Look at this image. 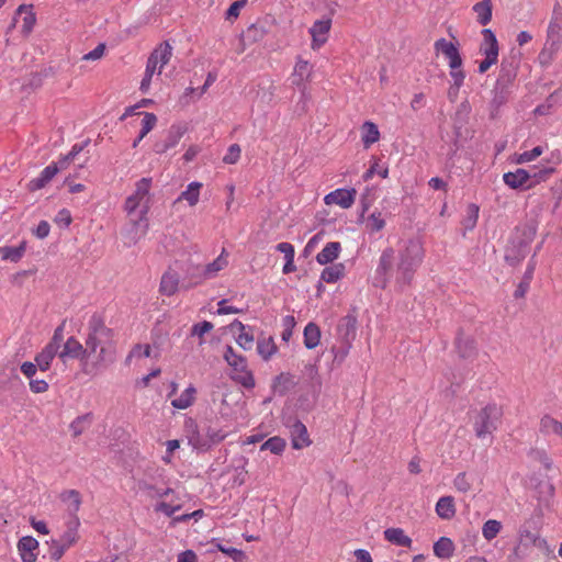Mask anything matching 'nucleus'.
I'll return each mask as SVG.
<instances>
[{
    "label": "nucleus",
    "mask_w": 562,
    "mask_h": 562,
    "mask_svg": "<svg viewBox=\"0 0 562 562\" xmlns=\"http://www.w3.org/2000/svg\"><path fill=\"white\" fill-rule=\"evenodd\" d=\"M345 274V265L344 263H336L331 265L329 267H326L321 276V280L325 281L327 283H334L337 282L339 279H341Z\"/></svg>",
    "instance_id": "33"
},
{
    "label": "nucleus",
    "mask_w": 562,
    "mask_h": 562,
    "mask_svg": "<svg viewBox=\"0 0 562 562\" xmlns=\"http://www.w3.org/2000/svg\"><path fill=\"white\" fill-rule=\"evenodd\" d=\"M436 513L442 519H451L456 514L453 497H440L436 504Z\"/></svg>",
    "instance_id": "23"
},
{
    "label": "nucleus",
    "mask_w": 562,
    "mask_h": 562,
    "mask_svg": "<svg viewBox=\"0 0 562 562\" xmlns=\"http://www.w3.org/2000/svg\"><path fill=\"white\" fill-rule=\"evenodd\" d=\"M240 156V147L237 144H233L229 146L226 155L223 157V161L225 164H235Z\"/></svg>",
    "instance_id": "56"
},
{
    "label": "nucleus",
    "mask_w": 562,
    "mask_h": 562,
    "mask_svg": "<svg viewBox=\"0 0 562 562\" xmlns=\"http://www.w3.org/2000/svg\"><path fill=\"white\" fill-rule=\"evenodd\" d=\"M340 337L347 342L355 337L356 331V318L347 315L342 317L337 326Z\"/></svg>",
    "instance_id": "30"
},
{
    "label": "nucleus",
    "mask_w": 562,
    "mask_h": 562,
    "mask_svg": "<svg viewBox=\"0 0 562 562\" xmlns=\"http://www.w3.org/2000/svg\"><path fill=\"white\" fill-rule=\"evenodd\" d=\"M311 75L312 66H310L308 61L299 59L292 74V83L304 89V82L310 79Z\"/></svg>",
    "instance_id": "16"
},
{
    "label": "nucleus",
    "mask_w": 562,
    "mask_h": 562,
    "mask_svg": "<svg viewBox=\"0 0 562 562\" xmlns=\"http://www.w3.org/2000/svg\"><path fill=\"white\" fill-rule=\"evenodd\" d=\"M58 172L57 165L47 166L40 175V177L33 179L27 184L30 191H36L44 188L53 177Z\"/></svg>",
    "instance_id": "19"
},
{
    "label": "nucleus",
    "mask_w": 562,
    "mask_h": 562,
    "mask_svg": "<svg viewBox=\"0 0 562 562\" xmlns=\"http://www.w3.org/2000/svg\"><path fill=\"white\" fill-rule=\"evenodd\" d=\"M553 171V168L533 169L532 172H530L531 182L528 187H532L537 183H540L541 181H544Z\"/></svg>",
    "instance_id": "50"
},
{
    "label": "nucleus",
    "mask_w": 562,
    "mask_h": 562,
    "mask_svg": "<svg viewBox=\"0 0 562 562\" xmlns=\"http://www.w3.org/2000/svg\"><path fill=\"white\" fill-rule=\"evenodd\" d=\"M276 345L272 338L259 340L257 344L258 353L265 359H269L276 352Z\"/></svg>",
    "instance_id": "46"
},
{
    "label": "nucleus",
    "mask_w": 562,
    "mask_h": 562,
    "mask_svg": "<svg viewBox=\"0 0 562 562\" xmlns=\"http://www.w3.org/2000/svg\"><path fill=\"white\" fill-rule=\"evenodd\" d=\"M531 457L543 464L546 470H550L552 468V460L549 458L546 451L543 450H532Z\"/></svg>",
    "instance_id": "57"
},
{
    "label": "nucleus",
    "mask_w": 562,
    "mask_h": 562,
    "mask_svg": "<svg viewBox=\"0 0 562 562\" xmlns=\"http://www.w3.org/2000/svg\"><path fill=\"white\" fill-rule=\"evenodd\" d=\"M136 492L148 498L166 497L172 493L167 486L164 470L156 467H148L140 476L135 477Z\"/></svg>",
    "instance_id": "3"
},
{
    "label": "nucleus",
    "mask_w": 562,
    "mask_h": 562,
    "mask_svg": "<svg viewBox=\"0 0 562 562\" xmlns=\"http://www.w3.org/2000/svg\"><path fill=\"white\" fill-rule=\"evenodd\" d=\"M504 182L512 189H518L530 180V171L517 169L514 172H506L503 176Z\"/></svg>",
    "instance_id": "18"
},
{
    "label": "nucleus",
    "mask_w": 562,
    "mask_h": 562,
    "mask_svg": "<svg viewBox=\"0 0 562 562\" xmlns=\"http://www.w3.org/2000/svg\"><path fill=\"white\" fill-rule=\"evenodd\" d=\"M292 447L294 449H302L310 446L307 429L304 424L296 420L291 427Z\"/></svg>",
    "instance_id": "14"
},
{
    "label": "nucleus",
    "mask_w": 562,
    "mask_h": 562,
    "mask_svg": "<svg viewBox=\"0 0 562 562\" xmlns=\"http://www.w3.org/2000/svg\"><path fill=\"white\" fill-rule=\"evenodd\" d=\"M92 423V414L87 413L74 419L69 426L72 437H79Z\"/></svg>",
    "instance_id": "35"
},
{
    "label": "nucleus",
    "mask_w": 562,
    "mask_h": 562,
    "mask_svg": "<svg viewBox=\"0 0 562 562\" xmlns=\"http://www.w3.org/2000/svg\"><path fill=\"white\" fill-rule=\"evenodd\" d=\"M26 250V243L22 241L16 247H0V257L2 260H8L11 262H19L24 256Z\"/></svg>",
    "instance_id": "27"
},
{
    "label": "nucleus",
    "mask_w": 562,
    "mask_h": 562,
    "mask_svg": "<svg viewBox=\"0 0 562 562\" xmlns=\"http://www.w3.org/2000/svg\"><path fill=\"white\" fill-rule=\"evenodd\" d=\"M213 328V324L204 321L202 323L195 324L192 327L191 334L193 336H199L200 338L203 337L204 334L209 333Z\"/></svg>",
    "instance_id": "62"
},
{
    "label": "nucleus",
    "mask_w": 562,
    "mask_h": 562,
    "mask_svg": "<svg viewBox=\"0 0 562 562\" xmlns=\"http://www.w3.org/2000/svg\"><path fill=\"white\" fill-rule=\"evenodd\" d=\"M227 252L225 249L222 250L221 255L212 262L203 268V274L205 278L215 276L218 271L227 266Z\"/></svg>",
    "instance_id": "34"
},
{
    "label": "nucleus",
    "mask_w": 562,
    "mask_h": 562,
    "mask_svg": "<svg viewBox=\"0 0 562 562\" xmlns=\"http://www.w3.org/2000/svg\"><path fill=\"white\" fill-rule=\"evenodd\" d=\"M479 217V206L475 204H470L468 207V216L464 218L463 224L465 228L472 229Z\"/></svg>",
    "instance_id": "51"
},
{
    "label": "nucleus",
    "mask_w": 562,
    "mask_h": 562,
    "mask_svg": "<svg viewBox=\"0 0 562 562\" xmlns=\"http://www.w3.org/2000/svg\"><path fill=\"white\" fill-rule=\"evenodd\" d=\"M186 133V128L181 125H172L168 131L167 138L162 142L155 144V151L157 154H164L168 149L175 147Z\"/></svg>",
    "instance_id": "12"
},
{
    "label": "nucleus",
    "mask_w": 562,
    "mask_h": 562,
    "mask_svg": "<svg viewBox=\"0 0 562 562\" xmlns=\"http://www.w3.org/2000/svg\"><path fill=\"white\" fill-rule=\"evenodd\" d=\"M150 178H142L136 183L135 192L132 195H130L125 201V211L128 214L134 213L137 207H142L139 211L138 220L133 221V226L135 229V234L131 238L133 244H136L140 239V237L145 236L148 228L147 213L150 207Z\"/></svg>",
    "instance_id": "2"
},
{
    "label": "nucleus",
    "mask_w": 562,
    "mask_h": 562,
    "mask_svg": "<svg viewBox=\"0 0 562 562\" xmlns=\"http://www.w3.org/2000/svg\"><path fill=\"white\" fill-rule=\"evenodd\" d=\"M232 329L234 330L235 328H237L240 334L238 335V338H237V344L245 350H248L251 348V345H252V341H254V337L252 335H249L248 333H245V326L241 322L235 319L232 325H231Z\"/></svg>",
    "instance_id": "41"
},
{
    "label": "nucleus",
    "mask_w": 562,
    "mask_h": 562,
    "mask_svg": "<svg viewBox=\"0 0 562 562\" xmlns=\"http://www.w3.org/2000/svg\"><path fill=\"white\" fill-rule=\"evenodd\" d=\"M296 385L295 376L291 373H281L276 376L272 387L279 395L286 394Z\"/></svg>",
    "instance_id": "21"
},
{
    "label": "nucleus",
    "mask_w": 562,
    "mask_h": 562,
    "mask_svg": "<svg viewBox=\"0 0 562 562\" xmlns=\"http://www.w3.org/2000/svg\"><path fill=\"white\" fill-rule=\"evenodd\" d=\"M559 50V46H555V45H552V44H549L546 42L542 50L539 53V61L542 66H547L549 65L552 59H553V56L558 53Z\"/></svg>",
    "instance_id": "48"
},
{
    "label": "nucleus",
    "mask_w": 562,
    "mask_h": 562,
    "mask_svg": "<svg viewBox=\"0 0 562 562\" xmlns=\"http://www.w3.org/2000/svg\"><path fill=\"white\" fill-rule=\"evenodd\" d=\"M384 537L387 541L396 546L408 548L412 546V539L406 536L404 530L401 528H387L384 531Z\"/></svg>",
    "instance_id": "28"
},
{
    "label": "nucleus",
    "mask_w": 562,
    "mask_h": 562,
    "mask_svg": "<svg viewBox=\"0 0 562 562\" xmlns=\"http://www.w3.org/2000/svg\"><path fill=\"white\" fill-rule=\"evenodd\" d=\"M434 47L437 53L441 52L449 59L451 69H458L462 66V58L453 43L448 42L446 38H439L435 42Z\"/></svg>",
    "instance_id": "8"
},
{
    "label": "nucleus",
    "mask_w": 562,
    "mask_h": 562,
    "mask_svg": "<svg viewBox=\"0 0 562 562\" xmlns=\"http://www.w3.org/2000/svg\"><path fill=\"white\" fill-rule=\"evenodd\" d=\"M453 550H454L453 542L447 537H441L434 544V553L440 559L450 558L453 553Z\"/></svg>",
    "instance_id": "38"
},
{
    "label": "nucleus",
    "mask_w": 562,
    "mask_h": 562,
    "mask_svg": "<svg viewBox=\"0 0 562 562\" xmlns=\"http://www.w3.org/2000/svg\"><path fill=\"white\" fill-rule=\"evenodd\" d=\"M502 529V524L498 520L490 519L482 528V535L486 540L494 539Z\"/></svg>",
    "instance_id": "44"
},
{
    "label": "nucleus",
    "mask_w": 562,
    "mask_h": 562,
    "mask_svg": "<svg viewBox=\"0 0 562 562\" xmlns=\"http://www.w3.org/2000/svg\"><path fill=\"white\" fill-rule=\"evenodd\" d=\"M55 222L58 225L69 226L71 223V215L70 212L66 209H63L58 212V214L55 217Z\"/></svg>",
    "instance_id": "64"
},
{
    "label": "nucleus",
    "mask_w": 562,
    "mask_h": 562,
    "mask_svg": "<svg viewBox=\"0 0 562 562\" xmlns=\"http://www.w3.org/2000/svg\"><path fill=\"white\" fill-rule=\"evenodd\" d=\"M395 256L394 250L392 248L385 249L379 261V266L376 269V285H380L382 288H385L393 270Z\"/></svg>",
    "instance_id": "7"
},
{
    "label": "nucleus",
    "mask_w": 562,
    "mask_h": 562,
    "mask_svg": "<svg viewBox=\"0 0 562 562\" xmlns=\"http://www.w3.org/2000/svg\"><path fill=\"white\" fill-rule=\"evenodd\" d=\"M357 191L356 189L347 190V189H337L330 193H328L324 201L327 205L337 204L342 209H349L356 198Z\"/></svg>",
    "instance_id": "9"
},
{
    "label": "nucleus",
    "mask_w": 562,
    "mask_h": 562,
    "mask_svg": "<svg viewBox=\"0 0 562 562\" xmlns=\"http://www.w3.org/2000/svg\"><path fill=\"white\" fill-rule=\"evenodd\" d=\"M477 22L485 26L492 20V0H482L473 5Z\"/></svg>",
    "instance_id": "24"
},
{
    "label": "nucleus",
    "mask_w": 562,
    "mask_h": 562,
    "mask_svg": "<svg viewBox=\"0 0 562 562\" xmlns=\"http://www.w3.org/2000/svg\"><path fill=\"white\" fill-rule=\"evenodd\" d=\"M341 250V245L338 241L328 243L321 252L317 254L316 260L319 265L331 263L338 258Z\"/></svg>",
    "instance_id": "20"
},
{
    "label": "nucleus",
    "mask_w": 562,
    "mask_h": 562,
    "mask_svg": "<svg viewBox=\"0 0 562 562\" xmlns=\"http://www.w3.org/2000/svg\"><path fill=\"white\" fill-rule=\"evenodd\" d=\"M501 409L496 405H487L476 416L474 429L479 438L491 435L497 428Z\"/></svg>",
    "instance_id": "5"
},
{
    "label": "nucleus",
    "mask_w": 562,
    "mask_h": 562,
    "mask_svg": "<svg viewBox=\"0 0 562 562\" xmlns=\"http://www.w3.org/2000/svg\"><path fill=\"white\" fill-rule=\"evenodd\" d=\"M80 525L79 518L75 517L70 519L67 525V530L58 540L64 547L69 548L75 544L78 540V527Z\"/></svg>",
    "instance_id": "26"
},
{
    "label": "nucleus",
    "mask_w": 562,
    "mask_h": 562,
    "mask_svg": "<svg viewBox=\"0 0 562 562\" xmlns=\"http://www.w3.org/2000/svg\"><path fill=\"white\" fill-rule=\"evenodd\" d=\"M37 540L31 536L21 538L18 543V549L23 562H34L37 557Z\"/></svg>",
    "instance_id": "13"
},
{
    "label": "nucleus",
    "mask_w": 562,
    "mask_h": 562,
    "mask_svg": "<svg viewBox=\"0 0 562 562\" xmlns=\"http://www.w3.org/2000/svg\"><path fill=\"white\" fill-rule=\"evenodd\" d=\"M31 5L22 4L16 10V16L23 18V31L30 33L35 24V15L31 10Z\"/></svg>",
    "instance_id": "40"
},
{
    "label": "nucleus",
    "mask_w": 562,
    "mask_h": 562,
    "mask_svg": "<svg viewBox=\"0 0 562 562\" xmlns=\"http://www.w3.org/2000/svg\"><path fill=\"white\" fill-rule=\"evenodd\" d=\"M331 26V20H317L314 22L312 27L310 29V34L312 36V48L317 49L322 45H324L327 41V34Z\"/></svg>",
    "instance_id": "11"
},
{
    "label": "nucleus",
    "mask_w": 562,
    "mask_h": 562,
    "mask_svg": "<svg viewBox=\"0 0 562 562\" xmlns=\"http://www.w3.org/2000/svg\"><path fill=\"white\" fill-rule=\"evenodd\" d=\"M423 252L422 245L415 240H409L400 252L396 276L398 286L403 288L411 283L415 270L422 262Z\"/></svg>",
    "instance_id": "4"
},
{
    "label": "nucleus",
    "mask_w": 562,
    "mask_h": 562,
    "mask_svg": "<svg viewBox=\"0 0 562 562\" xmlns=\"http://www.w3.org/2000/svg\"><path fill=\"white\" fill-rule=\"evenodd\" d=\"M263 35V31L258 29L256 25H251L247 29V31L243 35V41H252L256 42L261 38Z\"/></svg>",
    "instance_id": "59"
},
{
    "label": "nucleus",
    "mask_w": 562,
    "mask_h": 562,
    "mask_svg": "<svg viewBox=\"0 0 562 562\" xmlns=\"http://www.w3.org/2000/svg\"><path fill=\"white\" fill-rule=\"evenodd\" d=\"M247 3V0H237L231 4L228 10L226 11V19H235L239 15V11L241 8H244Z\"/></svg>",
    "instance_id": "60"
},
{
    "label": "nucleus",
    "mask_w": 562,
    "mask_h": 562,
    "mask_svg": "<svg viewBox=\"0 0 562 562\" xmlns=\"http://www.w3.org/2000/svg\"><path fill=\"white\" fill-rule=\"evenodd\" d=\"M454 487L462 493H467L471 490V483L469 482L467 474L464 472L459 473L454 481H453Z\"/></svg>",
    "instance_id": "55"
},
{
    "label": "nucleus",
    "mask_w": 562,
    "mask_h": 562,
    "mask_svg": "<svg viewBox=\"0 0 562 562\" xmlns=\"http://www.w3.org/2000/svg\"><path fill=\"white\" fill-rule=\"evenodd\" d=\"M321 339V329L315 323H308L304 328V345L307 349H314Z\"/></svg>",
    "instance_id": "31"
},
{
    "label": "nucleus",
    "mask_w": 562,
    "mask_h": 562,
    "mask_svg": "<svg viewBox=\"0 0 562 562\" xmlns=\"http://www.w3.org/2000/svg\"><path fill=\"white\" fill-rule=\"evenodd\" d=\"M525 257H526V246L522 245V243H520V245L517 249L515 247H513V248L508 247L505 252V260L510 266L517 265Z\"/></svg>",
    "instance_id": "42"
},
{
    "label": "nucleus",
    "mask_w": 562,
    "mask_h": 562,
    "mask_svg": "<svg viewBox=\"0 0 562 562\" xmlns=\"http://www.w3.org/2000/svg\"><path fill=\"white\" fill-rule=\"evenodd\" d=\"M540 431L543 434H554L562 437V424L549 415H544L540 420Z\"/></svg>",
    "instance_id": "37"
},
{
    "label": "nucleus",
    "mask_w": 562,
    "mask_h": 562,
    "mask_svg": "<svg viewBox=\"0 0 562 562\" xmlns=\"http://www.w3.org/2000/svg\"><path fill=\"white\" fill-rule=\"evenodd\" d=\"M172 55V47L168 42L161 43L147 59L145 72L153 76L159 65L158 74H161V69L167 65Z\"/></svg>",
    "instance_id": "6"
},
{
    "label": "nucleus",
    "mask_w": 562,
    "mask_h": 562,
    "mask_svg": "<svg viewBox=\"0 0 562 562\" xmlns=\"http://www.w3.org/2000/svg\"><path fill=\"white\" fill-rule=\"evenodd\" d=\"M202 187V183L200 182H191L187 190L183 191L178 199L173 202V204H178L179 202L186 200L190 206L196 205L200 198V189Z\"/></svg>",
    "instance_id": "29"
},
{
    "label": "nucleus",
    "mask_w": 562,
    "mask_h": 562,
    "mask_svg": "<svg viewBox=\"0 0 562 562\" xmlns=\"http://www.w3.org/2000/svg\"><path fill=\"white\" fill-rule=\"evenodd\" d=\"M179 286V276L176 271L168 270L164 273L160 282V293L167 296L173 295Z\"/></svg>",
    "instance_id": "17"
},
{
    "label": "nucleus",
    "mask_w": 562,
    "mask_h": 562,
    "mask_svg": "<svg viewBox=\"0 0 562 562\" xmlns=\"http://www.w3.org/2000/svg\"><path fill=\"white\" fill-rule=\"evenodd\" d=\"M113 337V330L105 325L99 314L94 313L88 322L83 344L71 336L64 342L60 351L46 345L36 356L35 361L41 371H47L56 356L64 363L68 359H74L79 361L80 369L85 374L94 375L115 361L116 351Z\"/></svg>",
    "instance_id": "1"
},
{
    "label": "nucleus",
    "mask_w": 562,
    "mask_h": 562,
    "mask_svg": "<svg viewBox=\"0 0 562 562\" xmlns=\"http://www.w3.org/2000/svg\"><path fill=\"white\" fill-rule=\"evenodd\" d=\"M60 497H61L63 502L68 503V512H69V515L71 516V519H74L75 517H78L77 513L81 506L80 493L76 490H68V491H65Z\"/></svg>",
    "instance_id": "25"
},
{
    "label": "nucleus",
    "mask_w": 562,
    "mask_h": 562,
    "mask_svg": "<svg viewBox=\"0 0 562 562\" xmlns=\"http://www.w3.org/2000/svg\"><path fill=\"white\" fill-rule=\"evenodd\" d=\"M65 324H66V321H63L61 324L55 329L50 341L47 344L48 346L57 349L58 351H59L61 344L64 342Z\"/></svg>",
    "instance_id": "52"
},
{
    "label": "nucleus",
    "mask_w": 562,
    "mask_h": 562,
    "mask_svg": "<svg viewBox=\"0 0 562 562\" xmlns=\"http://www.w3.org/2000/svg\"><path fill=\"white\" fill-rule=\"evenodd\" d=\"M232 379L237 383H240L244 387L251 389L255 386V379L252 373L247 367L241 371H235L232 373Z\"/></svg>",
    "instance_id": "43"
},
{
    "label": "nucleus",
    "mask_w": 562,
    "mask_h": 562,
    "mask_svg": "<svg viewBox=\"0 0 562 562\" xmlns=\"http://www.w3.org/2000/svg\"><path fill=\"white\" fill-rule=\"evenodd\" d=\"M542 154V148L540 146H537L535 147L533 149L529 150V151H525L520 155L518 161L519 162H527V161H531L533 160L535 158H537L538 156H540Z\"/></svg>",
    "instance_id": "63"
},
{
    "label": "nucleus",
    "mask_w": 562,
    "mask_h": 562,
    "mask_svg": "<svg viewBox=\"0 0 562 562\" xmlns=\"http://www.w3.org/2000/svg\"><path fill=\"white\" fill-rule=\"evenodd\" d=\"M285 448V441L280 437H272L261 445V450H269L273 454H280Z\"/></svg>",
    "instance_id": "45"
},
{
    "label": "nucleus",
    "mask_w": 562,
    "mask_h": 562,
    "mask_svg": "<svg viewBox=\"0 0 562 562\" xmlns=\"http://www.w3.org/2000/svg\"><path fill=\"white\" fill-rule=\"evenodd\" d=\"M483 42L481 44L480 50L486 57H498V43L495 34L490 29H484L482 31Z\"/></svg>",
    "instance_id": "15"
},
{
    "label": "nucleus",
    "mask_w": 562,
    "mask_h": 562,
    "mask_svg": "<svg viewBox=\"0 0 562 562\" xmlns=\"http://www.w3.org/2000/svg\"><path fill=\"white\" fill-rule=\"evenodd\" d=\"M295 324V318L291 315H288L283 318V331L281 336L284 341H288L291 338Z\"/></svg>",
    "instance_id": "54"
},
{
    "label": "nucleus",
    "mask_w": 562,
    "mask_h": 562,
    "mask_svg": "<svg viewBox=\"0 0 562 562\" xmlns=\"http://www.w3.org/2000/svg\"><path fill=\"white\" fill-rule=\"evenodd\" d=\"M217 549L221 552L231 557L236 562H244L246 560V554L241 550H238L235 548H228V547H225L222 544H217Z\"/></svg>",
    "instance_id": "53"
},
{
    "label": "nucleus",
    "mask_w": 562,
    "mask_h": 562,
    "mask_svg": "<svg viewBox=\"0 0 562 562\" xmlns=\"http://www.w3.org/2000/svg\"><path fill=\"white\" fill-rule=\"evenodd\" d=\"M196 390L193 385L187 387L178 398L171 401V405L178 409H186L191 406L195 400Z\"/></svg>",
    "instance_id": "32"
},
{
    "label": "nucleus",
    "mask_w": 562,
    "mask_h": 562,
    "mask_svg": "<svg viewBox=\"0 0 562 562\" xmlns=\"http://www.w3.org/2000/svg\"><path fill=\"white\" fill-rule=\"evenodd\" d=\"M179 509L180 505L173 506L165 502H160L155 506V512H161L168 517H172L175 513L178 512Z\"/></svg>",
    "instance_id": "61"
},
{
    "label": "nucleus",
    "mask_w": 562,
    "mask_h": 562,
    "mask_svg": "<svg viewBox=\"0 0 562 562\" xmlns=\"http://www.w3.org/2000/svg\"><path fill=\"white\" fill-rule=\"evenodd\" d=\"M157 116L154 113H144L139 139H143L156 125Z\"/></svg>",
    "instance_id": "49"
},
{
    "label": "nucleus",
    "mask_w": 562,
    "mask_h": 562,
    "mask_svg": "<svg viewBox=\"0 0 562 562\" xmlns=\"http://www.w3.org/2000/svg\"><path fill=\"white\" fill-rule=\"evenodd\" d=\"M364 133L362 135V143L364 148H369L372 144L376 143L380 138L378 126L373 122H364L362 126Z\"/></svg>",
    "instance_id": "36"
},
{
    "label": "nucleus",
    "mask_w": 562,
    "mask_h": 562,
    "mask_svg": "<svg viewBox=\"0 0 562 562\" xmlns=\"http://www.w3.org/2000/svg\"><path fill=\"white\" fill-rule=\"evenodd\" d=\"M456 347L461 358H470L475 353V342L469 337L460 333L456 340Z\"/></svg>",
    "instance_id": "22"
},
{
    "label": "nucleus",
    "mask_w": 562,
    "mask_h": 562,
    "mask_svg": "<svg viewBox=\"0 0 562 562\" xmlns=\"http://www.w3.org/2000/svg\"><path fill=\"white\" fill-rule=\"evenodd\" d=\"M274 97V86L269 83L268 86H259L257 91V100L260 104H270Z\"/></svg>",
    "instance_id": "47"
},
{
    "label": "nucleus",
    "mask_w": 562,
    "mask_h": 562,
    "mask_svg": "<svg viewBox=\"0 0 562 562\" xmlns=\"http://www.w3.org/2000/svg\"><path fill=\"white\" fill-rule=\"evenodd\" d=\"M224 359L232 367L233 372L244 370L247 367L246 359L243 356L236 355L231 346H227L224 353Z\"/></svg>",
    "instance_id": "39"
},
{
    "label": "nucleus",
    "mask_w": 562,
    "mask_h": 562,
    "mask_svg": "<svg viewBox=\"0 0 562 562\" xmlns=\"http://www.w3.org/2000/svg\"><path fill=\"white\" fill-rule=\"evenodd\" d=\"M554 102H555V93H552V94H550L548 97V99L546 100L544 103L538 105L535 109V113L538 114V115H547V114H549L550 110L554 105Z\"/></svg>",
    "instance_id": "58"
},
{
    "label": "nucleus",
    "mask_w": 562,
    "mask_h": 562,
    "mask_svg": "<svg viewBox=\"0 0 562 562\" xmlns=\"http://www.w3.org/2000/svg\"><path fill=\"white\" fill-rule=\"evenodd\" d=\"M562 41V9L555 7L547 31V43L559 46Z\"/></svg>",
    "instance_id": "10"
}]
</instances>
